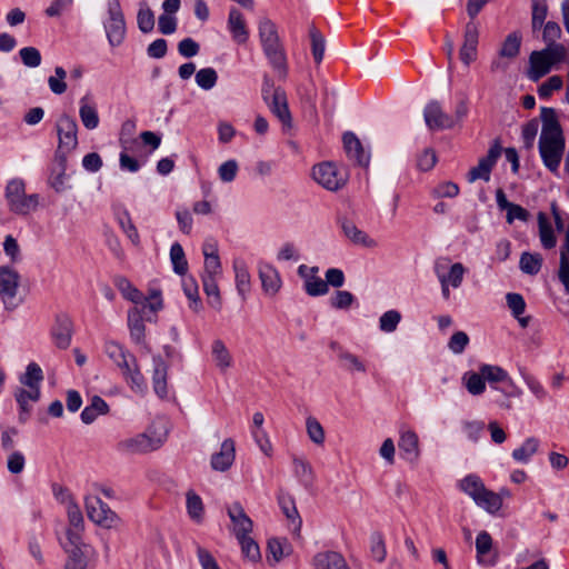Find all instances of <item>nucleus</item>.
Returning <instances> with one entry per match:
<instances>
[{
    "instance_id": "338daca9",
    "label": "nucleus",
    "mask_w": 569,
    "mask_h": 569,
    "mask_svg": "<svg viewBox=\"0 0 569 569\" xmlns=\"http://www.w3.org/2000/svg\"><path fill=\"white\" fill-rule=\"evenodd\" d=\"M561 36V29L560 26L553 21H548L543 28V41L548 46H558L559 43H556V40L559 39Z\"/></svg>"
},
{
    "instance_id": "3c124183",
    "label": "nucleus",
    "mask_w": 569,
    "mask_h": 569,
    "mask_svg": "<svg viewBox=\"0 0 569 569\" xmlns=\"http://www.w3.org/2000/svg\"><path fill=\"white\" fill-rule=\"evenodd\" d=\"M309 34L311 39L312 56L316 63L319 64L322 61L325 54V38L315 27L310 28Z\"/></svg>"
},
{
    "instance_id": "79ce46f5",
    "label": "nucleus",
    "mask_w": 569,
    "mask_h": 569,
    "mask_svg": "<svg viewBox=\"0 0 569 569\" xmlns=\"http://www.w3.org/2000/svg\"><path fill=\"white\" fill-rule=\"evenodd\" d=\"M116 287L122 296L132 301L134 305H140L143 301V295L139 291L127 278L116 279Z\"/></svg>"
},
{
    "instance_id": "c03bdc74",
    "label": "nucleus",
    "mask_w": 569,
    "mask_h": 569,
    "mask_svg": "<svg viewBox=\"0 0 569 569\" xmlns=\"http://www.w3.org/2000/svg\"><path fill=\"white\" fill-rule=\"evenodd\" d=\"M539 447V440L537 438H528L521 447L517 448L512 452L513 459L520 462H528L530 457L533 456Z\"/></svg>"
},
{
    "instance_id": "c85d7f7f",
    "label": "nucleus",
    "mask_w": 569,
    "mask_h": 569,
    "mask_svg": "<svg viewBox=\"0 0 569 569\" xmlns=\"http://www.w3.org/2000/svg\"><path fill=\"white\" fill-rule=\"evenodd\" d=\"M128 326L132 340L138 345H146V327L143 323L142 315L136 306L128 312Z\"/></svg>"
},
{
    "instance_id": "37998d69",
    "label": "nucleus",
    "mask_w": 569,
    "mask_h": 569,
    "mask_svg": "<svg viewBox=\"0 0 569 569\" xmlns=\"http://www.w3.org/2000/svg\"><path fill=\"white\" fill-rule=\"evenodd\" d=\"M212 357L217 367L224 370L231 366V355L221 340L212 343Z\"/></svg>"
},
{
    "instance_id": "864d4df0",
    "label": "nucleus",
    "mask_w": 569,
    "mask_h": 569,
    "mask_svg": "<svg viewBox=\"0 0 569 569\" xmlns=\"http://www.w3.org/2000/svg\"><path fill=\"white\" fill-rule=\"evenodd\" d=\"M217 72L212 68L200 69L196 73L197 84L204 90H210L211 88H213L217 83Z\"/></svg>"
},
{
    "instance_id": "1a4fd4ad",
    "label": "nucleus",
    "mask_w": 569,
    "mask_h": 569,
    "mask_svg": "<svg viewBox=\"0 0 569 569\" xmlns=\"http://www.w3.org/2000/svg\"><path fill=\"white\" fill-rule=\"evenodd\" d=\"M67 515L69 527L66 532L67 542L63 543V547H87V545L82 542L81 538L84 529V520L79 506L70 501L67 506Z\"/></svg>"
},
{
    "instance_id": "f03ea898",
    "label": "nucleus",
    "mask_w": 569,
    "mask_h": 569,
    "mask_svg": "<svg viewBox=\"0 0 569 569\" xmlns=\"http://www.w3.org/2000/svg\"><path fill=\"white\" fill-rule=\"evenodd\" d=\"M462 381L468 391H483L487 383L492 389L513 388V383L505 369L487 363L480 365L478 372H466Z\"/></svg>"
},
{
    "instance_id": "b1692460",
    "label": "nucleus",
    "mask_w": 569,
    "mask_h": 569,
    "mask_svg": "<svg viewBox=\"0 0 569 569\" xmlns=\"http://www.w3.org/2000/svg\"><path fill=\"white\" fill-rule=\"evenodd\" d=\"M259 277L266 295L274 296L281 288V279L279 272L271 264H261L259 267Z\"/></svg>"
},
{
    "instance_id": "c756f323",
    "label": "nucleus",
    "mask_w": 569,
    "mask_h": 569,
    "mask_svg": "<svg viewBox=\"0 0 569 569\" xmlns=\"http://www.w3.org/2000/svg\"><path fill=\"white\" fill-rule=\"evenodd\" d=\"M542 131L540 137H563L557 112L553 108H541Z\"/></svg>"
},
{
    "instance_id": "09e8293b",
    "label": "nucleus",
    "mask_w": 569,
    "mask_h": 569,
    "mask_svg": "<svg viewBox=\"0 0 569 569\" xmlns=\"http://www.w3.org/2000/svg\"><path fill=\"white\" fill-rule=\"evenodd\" d=\"M521 38L517 33H510L502 43L499 56L515 59L519 54Z\"/></svg>"
},
{
    "instance_id": "f257e3e1",
    "label": "nucleus",
    "mask_w": 569,
    "mask_h": 569,
    "mask_svg": "<svg viewBox=\"0 0 569 569\" xmlns=\"http://www.w3.org/2000/svg\"><path fill=\"white\" fill-rule=\"evenodd\" d=\"M259 39L266 57L280 77L287 76V58L278 28L273 21L262 18L258 23Z\"/></svg>"
},
{
    "instance_id": "cd10ccee",
    "label": "nucleus",
    "mask_w": 569,
    "mask_h": 569,
    "mask_svg": "<svg viewBox=\"0 0 569 569\" xmlns=\"http://www.w3.org/2000/svg\"><path fill=\"white\" fill-rule=\"evenodd\" d=\"M348 156L360 166H368L369 156L363 151L360 140L352 133L346 132L342 137Z\"/></svg>"
},
{
    "instance_id": "0e129e2a",
    "label": "nucleus",
    "mask_w": 569,
    "mask_h": 569,
    "mask_svg": "<svg viewBox=\"0 0 569 569\" xmlns=\"http://www.w3.org/2000/svg\"><path fill=\"white\" fill-rule=\"evenodd\" d=\"M469 343V337L463 331L455 332L449 339L448 347L453 353H462Z\"/></svg>"
},
{
    "instance_id": "473e14b6",
    "label": "nucleus",
    "mask_w": 569,
    "mask_h": 569,
    "mask_svg": "<svg viewBox=\"0 0 569 569\" xmlns=\"http://www.w3.org/2000/svg\"><path fill=\"white\" fill-rule=\"evenodd\" d=\"M68 553V559L64 565V569H87L88 559L86 556L87 547H63Z\"/></svg>"
},
{
    "instance_id": "7ed1b4c3",
    "label": "nucleus",
    "mask_w": 569,
    "mask_h": 569,
    "mask_svg": "<svg viewBox=\"0 0 569 569\" xmlns=\"http://www.w3.org/2000/svg\"><path fill=\"white\" fill-rule=\"evenodd\" d=\"M567 50L562 44L548 46L540 51H533L530 54V69L528 76L531 80L538 81L540 78L550 72L553 64L562 61Z\"/></svg>"
},
{
    "instance_id": "20e7f679",
    "label": "nucleus",
    "mask_w": 569,
    "mask_h": 569,
    "mask_svg": "<svg viewBox=\"0 0 569 569\" xmlns=\"http://www.w3.org/2000/svg\"><path fill=\"white\" fill-rule=\"evenodd\" d=\"M6 199L10 211L20 216L34 211L39 202L37 194H26V184L20 179L9 181L6 188Z\"/></svg>"
},
{
    "instance_id": "4c0bfd02",
    "label": "nucleus",
    "mask_w": 569,
    "mask_h": 569,
    "mask_svg": "<svg viewBox=\"0 0 569 569\" xmlns=\"http://www.w3.org/2000/svg\"><path fill=\"white\" fill-rule=\"evenodd\" d=\"M459 488L475 501L486 487L478 476L469 475L459 481Z\"/></svg>"
},
{
    "instance_id": "4468645a",
    "label": "nucleus",
    "mask_w": 569,
    "mask_h": 569,
    "mask_svg": "<svg viewBox=\"0 0 569 569\" xmlns=\"http://www.w3.org/2000/svg\"><path fill=\"white\" fill-rule=\"evenodd\" d=\"M227 513L232 523V532L236 537L250 535L253 528L252 520L246 513L239 502H232L227 507Z\"/></svg>"
},
{
    "instance_id": "4d7b16f0",
    "label": "nucleus",
    "mask_w": 569,
    "mask_h": 569,
    "mask_svg": "<svg viewBox=\"0 0 569 569\" xmlns=\"http://www.w3.org/2000/svg\"><path fill=\"white\" fill-rule=\"evenodd\" d=\"M56 76L49 77L48 84L51 91L56 94H62L67 90V83L64 81L67 72L62 67H56Z\"/></svg>"
},
{
    "instance_id": "a878e982",
    "label": "nucleus",
    "mask_w": 569,
    "mask_h": 569,
    "mask_svg": "<svg viewBox=\"0 0 569 569\" xmlns=\"http://www.w3.org/2000/svg\"><path fill=\"white\" fill-rule=\"evenodd\" d=\"M341 229L343 234L357 246H363L366 248L377 247V241L370 238L365 231L360 230L352 221L342 220Z\"/></svg>"
},
{
    "instance_id": "2f4dec72",
    "label": "nucleus",
    "mask_w": 569,
    "mask_h": 569,
    "mask_svg": "<svg viewBox=\"0 0 569 569\" xmlns=\"http://www.w3.org/2000/svg\"><path fill=\"white\" fill-rule=\"evenodd\" d=\"M538 228L541 244L546 249L556 247L557 238L548 216L545 212L538 213Z\"/></svg>"
},
{
    "instance_id": "052dcab7",
    "label": "nucleus",
    "mask_w": 569,
    "mask_h": 569,
    "mask_svg": "<svg viewBox=\"0 0 569 569\" xmlns=\"http://www.w3.org/2000/svg\"><path fill=\"white\" fill-rule=\"evenodd\" d=\"M19 54L23 64L27 67L36 68L41 63L40 51L34 47L22 48Z\"/></svg>"
},
{
    "instance_id": "6ab92c4d",
    "label": "nucleus",
    "mask_w": 569,
    "mask_h": 569,
    "mask_svg": "<svg viewBox=\"0 0 569 569\" xmlns=\"http://www.w3.org/2000/svg\"><path fill=\"white\" fill-rule=\"evenodd\" d=\"M73 325L67 316H59L51 330L54 345L60 349H67L71 343Z\"/></svg>"
},
{
    "instance_id": "bf43d9fd",
    "label": "nucleus",
    "mask_w": 569,
    "mask_h": 569,
    "mask_svg": "<svg viewBox=\"0 0 569 569\" xmlns=\"http://www.w3.org/2000/svg\"><path fill=\"white\" fill-rule=\"evenodd\" d=\"M183 290L186 296L191 300L190 307L194 311H199L201 309V302L199 299L198 284L192 278L184 279Z\"/></svg>"
},
{
    "instance_id": "8fccbe9b",
    "label": "nucleus",
    "mask_w": 569,
    "mask_h": 569,
    "mask_svg": "<svg viewBox=\"0 0 569 569\" xmlns=\"http://www.w3.org/2000/svg\"><path fill=\"white\" fill-rule=\"evenodd\" d=\"M242 555L250 561H257L260 559V550L258 543L249 536L237 537Z\"/></svg>"
},
{
    "instance_id": "6e6d98bb",
    "label": "nucleus",
    "mask_w": 569,
    "mask_h": 569,
    "mask_svg": "<svg viewBox=\"0 0 569 569\" xmlns=\"http://www.w3.org/2000/svg\"><path fill=\"white\" fill-rule=\"evenodd\" d=\"M305 290L311 297L326 295L329 290L326 280L312 274L305 281Z\"/></svg>"
},
{
    "instance_id": "69168bd1",
    "label": "nucleus",
    "mask_w": 569,
    "mask_h": 569,
    "mask_svg": "<svg viewBox=\"0 0 569 569\" xmlns=\"http://www.w3.org/2000/svg\"><path fill=\"white\" fill-rule=\"evenodd\" d=\"M562 79L559 76H552L547 81H545L538 89V93L540 98H548L555 91L561 89Z\"/></svg>"
},
{
    "instance_id": "e433bc0d",
    "label": "nucleus",
    "mask_w": 569,
    "mask_h": 569,
    "mask_svg": "<svg viewBox=\"0 0 569 569\" xmlns=\"http://www.w3.org/2000/svg\"><path fill=\"white\" fill-rule=\"evenodd\" d=\"M203 290L208 297V303L212 308L220 310L221 296L217 283V277H202Z\"/></svg>"
},
{
    "instance_id": "72a5a7b5",
    "label": "nucleus",
    "mask_w": 569,
    "mask_h": 569,
    "mask_svg": "<svg viewBox=\"0 0 569 569\" xmlns=\"http://www.w3.org/2000/svg\"><path fill=\"white\" fill-rule=\"evenodd\" d=\"M108 405L103 399L98 396H93L91 403L87 406L81 412V420L89 425L93 422L98 416L106 415L108 412Z\"/></svg>"
},
{
    "instance_id": "9d476101",
    "label": "nucleus",
    "mask_w": 569,
    "mask_h": 569,
    "mask_svg": "<svg viewBox=\"0 0 569 569\" xmlns=\"http://www.w3.org/2000/svg\"><path fill=\"white\" fill-rule=\"evenodd\" d=\"M57 132L59 137L57 153L64 154V152H70L77 147L78 126L73 118L62 114L57 122Z\"/></svg>"
},
{
    "instance_id": "39448f33",
    "label": "nucleus",
    "mask_w": 569,
    "mask_h": 569,
    "mask_svg": "<svg viewBox=\"0 0 569 569\" xmlns=\"http://www.w3.org/2000/svg\"><path fill=\"white\" fill-rule=\"evenodd\" d=\"M104 29L111 47H118L126 36V21L118 0L108 1V17L104 20Z\"/></svg>"
},
{
    "instance_id": "ddd939ff",
    "label": "nucleus",
    "mask_w": 569,
    "mask_h": 569,
    "mask_svg": "<svg viewBox=\"0 0 569 569\" xmlns=\"http://www.w3.org/2000/svg\"><path fill=\"white\" fill-rule=\"evenodd\" d=\"M279 507L288 521V528L296 537L300 538L302 519L291 495L281 491L278 496Z\"/></svg>"
},
{
    "instance_id": "13d9d810",
    "label": "nucleus",
    "mask_w": 569,
    "mask_h": 569,
    "mask_svg": "<svg viewBox=\"0 0 569 569\" xmlns=\"http://www.w3.org/2000/svg\"><path fill=\"white\" fill-rule=\"evenodd\" d=\"M465 272L466 269L462 263L456 262L451 264L447 274L443 276L445 283L458 288L462 282Z\"/></svg>"
},
{
    "instance_id": "dca6fc26",
    "label": "nucleus",
    "mask_w": 569,
    "mask_h": 569,
    "mask_svg": "<svg viewBox=\"0 0 569 569\" xmlns=\"http://www.w3.org/2000/svg\"><path fill=\"white\" fill-rule=\"evenodd\" d=\"M478 38L479 31L477 24L473 22L467 23L463 44L459 52L460 59L466 66H469L472 61L476 60Z\"/></svg>"
},
{
    "instance_id": "7c9ffc66",
    "label": "nucleus",
    "mask_w": 569,
    "mask_h": 569,
    "mask_svg": "<svg viewBox=\"0 0 569 569\" xmlns=\"http://www.w3.org/2000/svg\"><path fill=\"white\" fill-rule=\"evenodd\" d=\"M104 350L111 360L126 370L124 372H131L130 362H133V357L126 353L122 346L114 341H109L106 343Z\"/></svg>"
},
{
    "instance_id": "de8ad7c7",
    "label": "nucleus",
    "mask_w": 569,
    "mask_h": 569,
    "mask_svg": "<svg viewBox=\"0 0 569 569\" xmlns=\"http://www.w3.org/2000/svg\"><path fill=\"white\" fill-rule=\"evenodd\" d=\"M187 510L191 519L200 522L203 518V503L201 498L192 490L187 492Z\"/></svg>"
},
{
    "instance_id": "412c9836",
    "label": "nucleus",
    "mask_w": 569,
    "mask_h": 569,
    "mask_svg": "<svg viewBox=\"0 0 569 569\" xmlns=\"http://www.w3.org/2000/svg\"><path fill=\"white\" fill-rule=\"evenodd\" d=\"M236 458L234 441L232 439H226L220 447V451L212 455L211 467L217 471L228 470Z\"/></svg>"
},
{
    "instance_id": "5fc2aeb1",
    "label": "nucleus",
    "mask_w": 569,
    "mask_h": 569,
    "mask_svg": "<svg viewBox=\"0 0 569 569\" xmlns=\"http://www.w3.org/2000/svg\"><path fill=\"white\" fill-rule=\"evenodd\" d=\"M401 320V315L397 310L385 312L379 319V328L383 332H393Z\"/></svg>"
},
{
    "instance_id": "a19ab883",
    "label": "nucleus",
    "mask_w": 569,
    "mask_h": 569,
    "mask_svg": "<svg viewBox=\"0 0 569 569\" xmlns=\"http://www.w3.org/2000/svg\"><path fill=\"white\" fill-rule=\"evenodd\" d=\"M268 551L274 562H279L292 552L291 545L286 539L273 538L268 541Z\"/></svg>"
},
{
    "instance_id": "f3484780",
    "label": "nucleus",
    "mask_w": 569,
    "mask_h": 569,
    "mask_svg": "<svg viewBox=\"0 0 569 569\" xmlns=\"http://www.w3.org/2000/svg\"><path fill=\"white\" fill-rule=\"evenodd\" d=\"M271 112L279 119L283 127L290 128L292 118L288 107L286 92L281 88H277L272 92V99L267 103Z\"/></svg>"
},
{
    "instance_id": "680f3d73",
    "label": "nucleus",
    "mask_w": 569,
    "mask_h": 569,
    "mask_svg": "<svg viewBox=\"0 0 569 569\" xmlns=\"http://www.w3.org/2000/svg\"><path fill=\"white\" fill-rule=\"evenodd\" d=\"M119 223L123 230V232L128 236L131 242L134 246H138L140 242V237L136 226L133 224L129 213L124 212V214L119 218Z\"/></svg>"
},
{
    "instance_id": "49530a36",
    "label": "nucleus",
    "mask_w": 569,
    "mask_h": 569,
    "mask_svg": "<svg viewBox=\"0 0 569 569\" xmlns=\"http://www.w3.org/2000/svg\"><path fill=\"white\" fill-rule=\"evenodd\" d=\"M137 23L139 29L143 33H148L154 28V14L152 10L148 7L147 3H141L138 14H137Z\"/></svg>"
},
{
    "instance_id": "bb28decb",
    "label": "nucleus",
    "mask_w": 569,
    "mask_h": 569,
    "mask_svg": "<svg viewBox=\"0 0 569 569\" xmlns=\"http://www.w3.org/2000/svg\"><path fill=\"white\" fill-rule=\"evenodd\" d=\"M79 116L82 124L88 130H93L99 126L97 106L89 94H86L80 99Z\"/></svg>"
},
{
    "instance_id": "58836bf2",
    "label": "nucleus",
    "mask_w": 569,
    "mask_h": 569,
    "mask_svg": "<svg viewBox=\"0 0 569 569\" xmlns=\"http://www.w3.org/2000/svg\"><path fill=\"white\" fill-rule=\"evenodd\" d=\"M233 269L236 273V284L240 295L244 296L250 288V273L242 260H234Z\"/></svg>"
},
{
    "instance_id": "603ef678",
    "label": "nucleus",
    "mask_w": 569,
    "mask_h": 569,
    "mask_svg": "<svg viewBox=\"0 0 569 569\" xmlns=\"http://www.w3.org/2000/svg\"><path fill=\"white\" fill-rule=\"evenodd\" d=\"M170 258L173 264V270L179 274H184L188 270V262L186 260L183 249L179 243H173L171 246Z\"/></svg>"
},
{
    "instance_id": "5701e85b",
    "label": "nucleus",
    "mask_w": 569,
    "mask_h": 569,
    "mask_svg": "<svg viewBox=\"0 0 569 569\" xmlns=\"http://www.w3.org/2000/svg\"><path fill=\"white\" fill-rule=\"evenodd\" d=\"M315 569H351L343 556L336 551L318 552L313 557Z\"/></svg>"
},
{
    "instance_id": "423d86ee",
    "label": "nucleus",
    "mask_w": 569,
    "mask_h": 569,
    "mask_svg": "<svg viewBox=\"0 0 569 569\" xmlns=\"http://www.w3.org/2000/svg\"><path fill=\"white\" fill-rule=\"evenodd\" d=\"M311 174L318 184L329 191H337L347 182L346 174L331 161H323L313 166Z\"/></svg>"
},
{
    "instance_id": "a18cd8bd",
    "label": "nucleus",
    "mask_w": 569,
    "mask_h": 569,
    "mask_svg": "<svg viewBox=\"0 0 569 569\" xmlns=\"http://www.w3.org/2000/svg\"><path fill=\"white\" fill-rule=\"evenodd\" d=\"M519 264L525 273L537 274L541 269L542 258L539 253L523 252Z\"/></svg>"
},
{
    "instance_id": "a211bd4d",
    "label": "nucleus",
    "mask_w": 569,
    "mask_h": 569,
    "mask_svg": "<svg viewBox=\"0 0 569 569\" xmlns=\"http://www.w3.org/2000/svg\"><path fill=\"white\" fill-rule=\"evenodd\" d=\"M117 448L127 455H144L156 450L143 432L121 440Z\"/></svg>"
},
{
    "instance_id": "2eb2a0df",
    "label": "nucleus",
    "mask_w": 569,
    "mask_h": 569,
    "mask_svg": "<svg viewBox=\"0 0 569 569\" xmlns=\"http://www.w3.org/2000/svg\"><path fill=\"white\" fill-rule=\"evenodd\" d=\"M19 283V274L13 269L0 267V296L6 306L12 307Z\"/></svg>"
},
{
    "instance_id": "4be33fe9",
    "label": "nucleus",
    "mask_w": 569,
    "mask_h": 569,
    "mask_svg": "<svg viewBox=\"0 0 569 569\" xmlns=\"http://www.w3.org/2000/svg\"><path fill=\"white\" fill-rule=\"evenodd\" d=\"M403 459L409 462L418 461L420 457L419 438L411 430L402 431L398 442Z\"/></svg>"
},
{
    "instance_id": "774afa93",
    "label": "nucleus",
    "mask_w": 569,
    "mask_h": 569,
    "mask_svg": "<svg viewBox=\"0 0 569 569\" xmlns=\"http://www.w3.org/2000/svg\"><path fill=\"white\" fill-rule=\"evenodd\" d=\"M507 305L511 310L513 317L521 316L526 309V302L521 295L519 293H508L506 296Z\"/></svg>"
},
{
    "instance_id": "6e6552de",
    "label": "nucleus",
    "mask_w": 569,
    "mask_h": 569,
    "mask_svg": "<svg viewBox=\"0 0 569 569\" xmlns=\"http://www.w3.org/2000/svg\"><path fill=\"white\" fill-rule=\"evenodd\" d=\"M565 150L563 137H540L539 151L545 166L552 172L557 171Z\"/></svg>"
},
{
    "instance_id": "f8f14e48",
    "label": "nucleus",
    "mask_w": 569,
    "mask_h": 569,
    "mask_svg": "<svg viewBox=\"0 0 569 569\" xmlns=\"http://www.w3.org/2000/svg\"><path fill=\"white\" fill-rule=\"evenodd\" d=\"M423 117L430 130H443L455 127L453 118L443 111L438 101H431L426 106Z\"/></svg>"
},
{
    "instance_id": "ea45409f",
    "label": "nucleus",
    "mask_w": 569,
    "mask_h": 569,
    "mask_svg": "<svg viewBox=\"0 0 569 569\" xmlns=\"http://www.w3.org/2000/svg\"><path fill=\"white\" fill-rule=\"evenodd\" d=\"M42 380V369L36 362L29 363L24 375L21 377V382L32 390H39Z\"/></svg>"
},
{
    "instance_id": "c9c22d12",
    "label": "nucleus",
    "mask_w": 569,
    "mask_h": 569,
    "mask_svg": "<svg viewBox=\"0 0 569 569\" xmlns=\"http://www.w3.org/2000/svg\"><path fill=\"white\" fill-rule=\"evenodd\" d=\"M152 382L154 391H164L167 385V365L161 357L153 358Z\"/></svg>"
},
{
    "instance_id": "9b49d317",
    "label": "nucleus",
    "mask_w": 569,
    "mask_h": 569,
    "mask_svg": "<svg viewBox=\"0 0 569 569\" xmlns=\"http://www.w3.org/2000/svg\"><path fill=\"white\" fill-rule=\"evenodd\" d=\"M501 154V147L496 141L488 150L487 156L479 159L478 166L471 168L468 172V181L473 182L478 179L488 181L490 172Z\"/></svg>"
},
{
    "instance_id": "f704fd0d",
    "label": "nucleus",
    "mask_w": 569,
    "mask_h": 569,
    "mask_svg": "<svg viewBox=\"0 0 569 569\" xmlns=\"http://www.w3.org/2000/svg\"><path fill=\"white\" fill-rule=\"evenodd\" d=\"M475 502L487 512L493 515L501 509V495L485 488Z\"/></svg>"
},
{
    "instance_id": "aec40b11",
    "label": "nucleus",
    "mask_w": 569,
    "mask_h": 569,
    "mask_svg": "<svg viewBox=\"0 0 569 569\" xmlns=\"http://www.w3.org/2000/svg\"><path fill=\"white\" fill-rule=\"evenodd\" d=\"M228 30L232 40L239 44H243L249 39V29L243 14L237 9L231 8L228 17Z\"/></svg>"
},
{
    "instance_id": "393cba45",
    "label": "nucleus",
    "mask_w": 569,
    "mask_h": 569,
    "mask_svg": "<svg viewBox=\"0 0 569 569\" xmlns=\"http://www.w3.org/2000/svg\"><path fill=\"white\" fill-rule=\"evenodd\" d=\"M147 435L150 443L156 450L161 448L166 442L169 433L168 421L164 418L153 420L143 431Z\"/></svg>"
},
{
    "instance_id": "e2e57ef3",
    "label": "nucleus",
    "mask_w": 569,
    "mask_h": 569,
    "mask_svg": "<svg viewBox=\"0 0 569 569\" xmlns=\"http://www.w3.org/2000/svg\"><path fill=\"white\" fill-rule=\"evenodd\" d=\"M307 432L309 438L317 445H322L325 441V431L321 425L312 417L307 419Z\"/></svg>"
},
{
    "instance_id": "0eeeda50",
    "label": "nucleus",
    "mask_w": 569,
    "mask_h": 569,
    "mask_svg": "<svg viewBox=\"0 0 569 569\" xmlns=\"http://www.w3.org/2000/svg\"><path fill=\"white\" fill-rule=\"evenodd\" d=\"M87 515L94 523L104 528L116 527L120 519L99 497H89L86 500Z\"/></svg>"
}]
</instances>
